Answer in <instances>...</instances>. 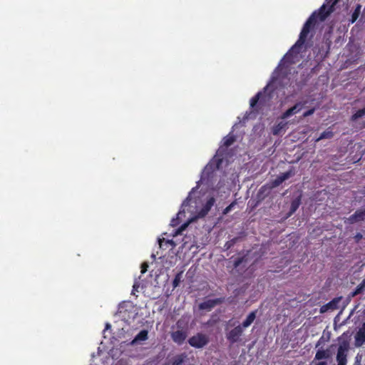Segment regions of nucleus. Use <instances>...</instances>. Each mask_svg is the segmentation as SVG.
Returning <instances> with one entry per match:
<instances>
[{
    "instance_id": "obj_1",
    "label": "nucleus",
    "mask_w": 365,
    "mask_h": 365,
    "mask_svg": "<svg viewBox=\"0 0 365 365\" xmlns=\"http://www.w3.org/2000/svg\"><path fill=\"white\" fill-rule=\"evenodd\" d=\"M331 0H328L326 1L327 4ZM339 0H334L331 6L328 8L325 4H324L317 11H314L311 16L306 21L305 24L303 26V28L300 32L299 36L297 42L292 46L290 50L287 53V54L284 57V60L289 63H294L293 55H297L299 53L300 50L302 46L304 44L308 34L310 31L314 29L318 20L320 21H324L327 17L334 11V6L336 4V3Z\"/></svg>"
},
{
    "instance_id": "obj_2",
    "label": "nucleus",
    "mask_w": 365,
    "mask_h": 365,
    "mask_svg": "<svg viewBox=\"0 0 365 365\" xmlns=\"http://www.w3.org/2000/svg\"><path fill=\"white\" fill-rule=\"evenodd\" d=\"M138 307L131 301H123L118 304L115 317L119 319H134L138 314Z\"/></svg>"
},
{
    "instance_id": "obj_3",
    "label": "nucleus",
    "mask_w": 365,
    "mask_h": 365,
    "mask_svg": "<svg viewBox=\"0 0 365 365\" xmlns=\"http://www.w3.org/2000/svg\"><path fill=\"white\" fill-rule=\"evenodd\" d=\"M292 175V170L287 171L278 175L274 180H272L269 184L262 186L257 193L258 197H260L262 195H266L265 192H268L271 189L279 186L284 181L289 179Z\"/></svg>"
},
{
    "instance_id": "obj_4",
    "label": "nucleus",
    "mask_w": 365,
    "mask_h": 365,
    "mask_svg": "<svg viewBox=\"0 0 365 365\" xmlns=\"http://www.w3.org/2000/svg\"><path fill=\"white\" fill-rule=\"evenodd\" d=\"M265 93L262 91L258 92L255 96L250 100V108L252 110V112L258 113L259 110L266 105L267 101H269Z\"/></svg>"
},
{
    "instance_id": "obj_5",
    "label": "nucleus",
    "mask_w": 365,
    "mask_h": 365,
    "mask_svg": "<svg viewBox=\"0 0 365 365\" xmlns=\"http://www.w3.org/2000/svg\"><path fill=\"white\" fill-rule=\"evenodd\" d=\"M350 346L348 341L344 340L341 341L337 349L336 360L337 365H346L347 356L349 351Z\"/></svg>"
},
{
    "instance_id": "obj_6",
    "label": "nucleus",
    "mask_w": 365,
    "mask_h": 365,
    "mask_svg": "<svg viewBox=\"0 0 365 365\" xmlns=\"http://www.w3.org/2000/svg\"><path fill=\"white\" fill-rule=\"evenodd\" d=\"M209 342V339L206 334L197 333L188 339L189 344L195 348L200 349L206 346Z\"/></svg>"
},
{
    "instance_id": "obj_7",
    "label": "nucleus",
    "mask_w": 365,
    "mask_h": 365,
    "mask_svg": "<svg viewBox=\"0 0 365 365\" xmlns=\"http://www.w3.org/2000/svg\"><path fill=\"white\" fill-rule=\"evenodd\" d=\"M341 299V297H336L327 303L326 304L322 305L320 307L319 312L325 313V312H331L339 308V304Z\"/></svg>"
},
{
    "instance_id": "obj_8",
    "label": "nucleus",
    "mask_w": 365,
    "mask_h": 365,
    "mask_svg": "<svg viewBox=\"0 0 365 365\" xmlns=\"http://www.w3.org/2000/svg\"><path fill=\"white\" fill-rule=\"evenodd\" d=\"M242 333V328L240 326H237L229 331L227 335V339L231 344H234L238 341Z\"/></svg>"
},
{
    "instance_id": "obj_9",
    "label": "nucleus",
    "mask_w": 365,
    "mask_h": 365,
    "mask_svg": "<svg viewBox=\"0 0 365 365\" xmlns=\"http://www.w3.org/2000/svg\"><path fill=\"white\" fill-rule=\"evenodd\" d=\"M187 336V330L184 329H178L177 331H173L171 334V337L173 340L178 344H182L185 340Z\"/></svg>"
},
{
    "instance_id": "obj_10",
    "label": "nucleus",
    "mask_w": 365,
    "mask_h": 365,
    "mask_svg": "<svg viewBox=\"0 0 365 365\" xmlns=\"http://www.w3.org/2000/svg\"><path fill=\"white\" fill-rule=\"evenodd\" d=\"M332 353L329 349H324L323 346H320L317 349L314 359H329L331 357Z\"/></svg>"
},
{
    "instance_id": "obj_11",
    "label": "nucleus",
    "mask_w": 365,
    "mask_h": 365,
    "mask_svg": "<svg viewBox=\"0 0 365 365\" xmlns=\"http://www.w3.org/2000/svg\"><path fill=\"white\" fill-rule=\"evenodd\" d=\"M365 220V209L364 210H357L354 214L350 215L347 219L348 222L350 224H354L355 222L362 221Z\"/></svg>"
},
{
    "instance_id": "obj_12",
    "label": "nucleus",
    "mask_w": 365,
    "mask_h": 365,
    "mask_svg": "<svg viewBox=\"0 0 365 365\" xmlns=\"http://www.w3.org/2000/svg\"><path fill=\"white\" fill-rule=\"evenodd\" d=\"M222 302L221 299H207L200 304L199 308L200 309H207L210 310L215 305Z\"/></svg>"
},
{
    "instance_id": "obj_13",
    "label": "nucleus",
    "mask_w": 365,
    "mask_h": 365,
    "mask_svg": "<svg viewBox=\"0 0 365 365\" xmlns=\"http://www.w3.org/2000/svg\"><path fill=\"white\" fill-rule=\"evenodd\" d=\"M148 338V331L145 329L141 330L135 338L130 341V344L133 346L140 344L141 341H146Z\"/></svg>"
},
{
    "instance_id": "obj_14",
    "label": "nucleus",
    "mask_w": 365,
    "mask_h": 365,
    "mask_svg": "<svg viewBox=\"0 0 365 365\" xmlns=\"http://www.w3.org/2000/svg\"><path fill=\"white\" fill-rule=\"evenodd\" d=\"M287 123L284 121H280L277 124L274 125L272 128V133L274 135H279L282 133V131H284L285 128Z\"/></svg>"
},
{
    "instance_id": "obj_15",
    "label": "nucleus",
    "mask_w": 365,
    "mask_h": 365,
    "mask_svg": "<svg viewBox=\"0 0 365 365\" xmlns=\"http://www.w3.org/2000/svg\"><path fill=\"white\" fill-rule=\"evenodd\" d=\"M215 202V199L213 197H210L206 201L205 204L203 205V207L200 211V213L202 215H207L209 212V211L211 210L212 206L214 205Z\"/></svg>"
},
{
    "instance_id": "obj_16",
    "label": "nucleus",
    "mask_w": 365,
    "mask_h": 365,
    "mask_svg": "<svg viewBox=\"0 0 365 365\" xmlns=\"http://www.w3.org/2000/svg\"><path fill=\"white\" fill-rule=\"evenodd\" d=\"M355 339L357 346H361L365 343V329L363 327L357 331Z\"/></svg>"
},
{
    "instance_id": "obj_17",
    "label": "nucleus",
    "mask_w": 365,
    "mask_h": 365,
    "mask_svg": "<svg viewBox=\"0 0 365 365\" xmlns=\"http://www.w3.org/2000/svg\"><path fill=\"white\" fill-rule=\"evenodd\" d=\"M300 203H301V197H298L292 201L289 212L288 214L289 217L291 216L292 214H294L297 211V210L299 208V207L300 205Z\"/></svg>"
},
{
    "instance_id": "obj_18",
    "label": "nucleus",
    "mask_w": 365,
    "mask_h": 365,
    "mask_svg": "<svg viewBox=\"0 0 365 365\" xmlns=\"http://www.w3.org/2000/svg\"><path fill=\"white\" fill-rule=\"evenodd\" d=\"M365 289V278L361 281V282L356 287L355 290L350 292L349 294V297H354L355 296L362 293Z\"/></svg>"
},
{
    "instance_id": "obj_19",
    "label": "nucleus",
    "mask_w": 365,
    "mask_h": 365,
    "mask_svg": "<svg viewBox=\"0 0 365 365\" xmlns=\"http://www.w3.org/2000/svg\"><path fill=\"white\" fill-rule=\"evenodd\" d=\"M307 103V101L297 102L294 106L291 107L290 109L292 110L294 114H296L304 108Z\"/></svg>"
},
{
    "instance_id": "obj_20",
    "label": "nucleus",
    "mask_w": 365,
    "mask_h": 365,
    "mask_svg": "<svg viewBox=\"0 0 365 365\" xmlns=\"http://www.w3.org/2000/svg\"><path fill=\"white\" fill-rule=\"evenodd\" d=\"M334 136V133L331 130H327L322 132L319 137L317 138L316 141H319L322 139H330Z\"/></svg>"
},
{
    "instance_id": "obj_21",
    "label": "nucleus",
    "mask_w": 365,
    "mask_h": 365,
    "mask_svg": "<svg viewBox=\"0 0 365 365\" xmlns=\"http://www.w3.org/2000/svg\"><path fill=\"white\" fill-rule=\"evenodd\" d=\"M361 5L357 4V6H356V8L351 15V19L350 20L351 24L354 23L359 18L360 12H361Z\"/></svg>"
},
{
    "instance_id": "obj_22",
    "label": "nucleus",
    "mask_w": 365,
    "mask_h": 365,
    "mask_svg": "<svg viewBox=\"0 0 365 365\" xmlns=\"http://www.w3.org/2000/svg\"><path fill=\"white\" fill-rule=\"evenodd\" d=\"M235 140L236 139L234 135H227L223 139V145L227 148L232 145Z\"/></svg>"
},
{
    "instance_id": "obj_23",
    "label": "nucleus",
    "mask_w": 365,
    "mask_h": 365,
    "mask_svg": "<svg viewBox=\"0 0 365 365\" xmlns=\"http://www.w3.org/2000/svg\"><path fill=\"white\" fill-rule=\"evenodd\" d=\"M185 357V356L183 354L176 356L173 359L171 365H182V364L184 361Z\"/></svg>"
},
{
    "instance_id": "obj_24",
    "label": "nucleus",
    "mask_w": 365,
    "mask_h": 365,
    "mask_svg": "<svg viewBox=\"0 0 365 365\" xmlns=\"http://www.w3.org/2000/svg\"><path fill=\"white\" fill-rule=\"evenodd\" d=\"M181 278H182V273L180 272V273H178L175 276V278L173 281V288H176L177 287L179 286V284L181 281Z\"/></svg>"
},
{
    "instance_id": "obj_25",
    "label": "nucleus",
    "mask_w": 365,
    "mask_h": 365,
    "mask_svg": "<svg viewBox=\"0 0 365 365\" xmlns=\"http://www.w3.org/2000/svg\"><path fill=\"white\" fill-rule=\"evenodd\" d=\"M365 115V108L358 110L351 117L352 120H356Z\"/></svg>"
},
{
    "instance_id": "obj_26",
    "label": "nucleus",
    "mask_w": 365,
    "mask_h": 365,
    "mask_svg": "<svg viewBox=\"0 0 365 365\" xmlns=\"http://www.w3.org/2000/svg\"><path fill=\"white\" fill-rule=\"evenodd\" d=\"M245 260V257H238L235 259L233 263L234 268H237Z\"/></svg>"
},
{
    "instance_id": "obj_27",
    "label": "nucleus",
    "mask_w": 365,
    "mask_h": 365,
    "mask_svg": "<svg viewBox=\"0 0 365 365\" xmlns=\"http://www.w3.org/2000/svg\"><path fill=\"white\" fill-rule=\"evenodd\" d=\"M237 240V238L235 237V238L232 239L231 240L227 241L225 245V247H226L227 250L230 249L236 243Z\"/></svg>"
},
{
    "instance_id": "obj_28",
    "label": "nucleus",
    "mask_w": 365,
    "mask_h": 365,
    "mask_svg": "<svg viewBox=\"0 0 365 365\" xmlns=\"http://www.w3.org/2000/svg\"><path fill=\"white\" fill-rule=\"evenodd\" d=\"M292 115H294L293 111L289 108V109H287L285 112H284L282 113L281 118H282V119H285V118H289V116H291Z\"/></svg>"
},
{
    "instance_id": "obj_29",
    "label": "nucleus",
    "mask_w": 365,
    "mask_h": 365,
    "mask_svg": "<svg viewBox=\"0 0 365 365\" xmlns=\"http://www.w3.org/2000/svg\"><path fill=\"white\" fill-rule=\"evenodd\" d=\"M327 340L324 339V336H321L319 341L316 344V349L319 348L320 346H324Z\"/></svg>"
},
{
    "instance_id": "obj_30",
    "label": "nucleus",
    "mask_w": 365,
    "mask_h": 365,
    "mask_svg": "<svg viewBox=\"0 0 365 365\" xmlns=\"http://www.w3.org/2000/svg\"><path fill=\"white\" fill-rule=\"evenodd\" d=\"M235 202H232L231 204H230L227 207H226L224 209V210H223L222 213H223L224 215H227V213H229V212L232 210V209L233 208V207L235 206Z\"/></svg>"
},
{
    "instance_id": "obj_31",
    "label": "nucleus",
    "mask_w": 365,
    "mask_h": 365,
    "mask_svg": "<svg viewBox=\"0 0 365 365\" xmlns=\"http://www.w3.org/2000/svg\"><path fill=\"white\" fill-rule=\"evenodd\" d=\"M257 310L251 312L247 317L246 319H247V320L255 319V318L257 317Z\"/></svg>"
},
{
    "instance_id": "obj_32",
    "label": "nucleus",
    "mask_w": 365,
    "mask_h": 365,
    "mask_svg": "<svg viewBox=\"0 0 365 365\" xmlns=\"http://www.w3.org/2000/svg\"><path fill=\"white\" fill-rule=\"evenodd\" d=\"M140 287V284L138 282H135V283L133 285V289L131 292L132 295H135L136 292H138V289Z\"/></svg>"
},
{
    "instance_id": "obj_33",
    "label": "nucleus",
    "mask_w": 365,
    "mask_h": 365,
    "mask_svg": "<svg viewBox=\"0 0 365 365\" xmlns=\"http://www.w3.org/2000/svg\"><path fill=\"white\" fill-rule=\"evenodd\" d=\"M314 111H315V108H310L308 110L305 111L303 113L302 116H303V118H306L309 115H312L314 113Z\"/></svg>"
},
{
    "instance_id": "obj_34",
    "label": "nucleus",
    "mask_w": 365,
    "mask_h": 365,
    "mask_svg": "<svg viewBox=\"0 0 365 365\" xmlns=\"http://www.w3.org/2000/svg\"><path fill=\"white\" fill-rule=\"evenodd\" d=\"M148 264L147 262L142 263L141 267H140V268H141V273L142 274L145 273L147 272V270H148Z\"/></svg>"
},
{
    "instance_id": "obj_35",
    "label": "nucleus",
    "mask_w": 365,
    "mask_h": 365,
    "mask_svg": "<svg viewBox=\"0 0 365 365\" xmlns=\"http://www.w3.org/2000/svg\"><path fill=\"white\" fill-rule=\"evenodd\" d=\"M178 224V219H175L173 218L172 220H171V222H170V225L173 226V227H175V226H177Z\"/></svg>"
},
{
    "instance_id": "obj_36",
    "label": "nucleus",
    "mask_w": 365,
    "mask_h": 365,
    "mask_svg": "<svg viewBox=\"0 0 365 365\" xmlns=\"http://www.w3.org/2000/svg\"><path fill=\"white\" fill-rule=\"evenodd\" d=\"M252 322L253 321H243V324H242L243 327H249L250 325H251Z\"/></svg>"
},
{
    "instance_id": "obj_37",
    "label": "nucleus",
    "mask_w": 365,
    "mask_h": 365,
    "mask_svg": "<svg viewBox=\"0 0 365 365\" xmlns=\"http://www.w3.org/2000/svg\"><path fill=\"white\" fill-rule=\"evenodd\" d=\"M186 227V224L182 225L177 231V234H179L181 232L182 230H183Z\"/></svg>"
},
{
    "instance_id": "obj_38",
    "label": "nucleus",
    "mask_w": 365,
    "mask_h": 365,
    "mask_svg": "<svg viewBox=\"0 0 365 365\" xmlns=\"http://www.w3.org/2000/svg\"><path fill=\"white\" fill-rule=\"evenodd\" d=\"M184 322H185V321H180V320H178V321L177 322V327H178V328H180V327L182 326V324H183Z\"/></svg>"
},
{
    "instance_id": "obj_39",
    "label": "nucleus",
    "mask_w": 365,
    "mask_h": 365,
    "mask_svg": "<svg viewBox=\"0 0 365 365\" xmlns=\"http://www.w3.org/2000/svg\"><path fill=\"white\" fill-rule=\"evenodd\" d=\"M356 241H359V240H361L362 238V235L360 234V233H358L356 235Z\"/></svg>"
},
{
    "instance_id": "obj_40",
    "label": "nucleus",
    "mask_w": 365,
    "mask_h": 365,
    "mask_svg": "<svg viewBox=\"0 0 365 365\" xmlns=\"http://www.w3.org/2000/svg\"><path fill=\"white\" fill-rule=\"evenodd\" d=\"M316 365H328L327 361H319Z\"/></svg>"
},
{
    "instance_id": "obj_41",
    "label": "nucleus",
    "mask_w": 365,
    "mask_h": 365,
    "mask_svg": "<svg viewBox=\"0 0 365 365\" xmlns=\"http://www.w3.org/2000/svg\"><path fill=\"white\" fill-rule=\"evenodd\" d=\"M347 321H343L341 324H339V325H344L346 323Z\"/></svg>"
},
{
    "instance_id": "obj_42",
    "label": "nucleus",
    "mask_w": 365,
    "mask_h": 365,
    "mask_svg": "<svg viewBox=\"0 0 365 365\" xmlns=\"http://www.w3.org/2000/svg\"><path fill=\"white\" fill-rule=\"evenodd\" d=\"M110 327V325L109 324L107 323L106 324V329H108Z\"/></svg>"
},
{
    "instance_id": "obj_43",
    "label": "nucleus",
    "mask_w": 365,
    "mask_h": 365,
    "mask_svg": "<svg viewBox=\"0 0 365 365\" xmlns=\"http://www.w3.org/2000/svg\"><path fill=\"white\" fill-rule=\"evenodd\" d=\"M338 318H339V314H337V315L334 317V320H336V319H338Z\"/></svg>"
},
{
    "instance_id": "obj_44",
    "label": "nucleus",
    "mask_w": 365,
    "mask_h": 365,
    "mask_svg": "<svg viewBox=\"0 0 365 365\" xmlns=\"http://www.w3.org/2000/svg\"><path fill=\"white\" fill-rule=\"evenodd\" d=\"M168 242L170 243V244H173V240H168Z\"/></svg>"
},
{
    "instance_id": "obj_45",
    "label": "nucleus",
    "mask_w": 365,
    "mask_h": 365,
    "mask_svg": "<svg viewBox=\"0 0 365 365\" xmlns=\"http://www.w3.org/2000/svg\"><path fill=\"white\" fill-rule=\"evenodd\" d=\"M210 321H207L206 325H209L210 324Z\"/></svg>"
}]
</instances>
